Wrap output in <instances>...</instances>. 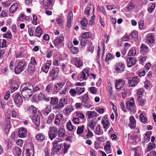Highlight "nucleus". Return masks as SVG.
I'll list each match as a JSON object with an SVG mask.
<instances>
[{"label": "nucleus", "mask_w": 156, "mask_h": 156, "mask_svg": "<svg viewBox=\"0 0 156 156\" xmlns=\"http://www.w3.org/2000/svg\"><path fill=\"white\" fill-rule=\"evenodd\" d=\"M138 97L139 98L138 99V101L139 102V105L141 106H142L145 105L146 102V101L144 99L140 98V96H139Z\"/></svg>", "instance_id": "obj_45"}, {"label": "nucleus", "mask_w": 156, "mask_h": 156, "mask_svg": "<svg viewBox=\"0 0 156 156\" xmlns=\"http://www.w3.org/2000/svg\"><path fill=\"white\" fill-rule=\"evenodd\" d=\"M103 131L101 129L100 125H98L94 130V133L97 135H101L103 134Z\"/></svg>", "instance_id": "obj_29"}, {"label": "nucleus", "mask_w": 156, "mask_h": 156, "mask_svg": "<svg viewBox=\"0 0 156 156\" xmlns=\"http://www.w3.org/2000/svg\"><path fill=\"white\" fill-rule=\"evenodd\" d=\"M87 114L89 118H91L95 116H97L98 115L94 111H88L87 112Z\"/></svg>", "instance_id": "obj_28"}, {"label": "nucleus", "mask_w": 156, "mask_h": 156, "mask_svg": "<svg viewBox=\"0 0 156 156\" xmlns=\"http://www.w3.org/2000/svg\"><path fill=\"white\" fill-rule=\"evenodd\" d=\"M66 127L67 129L69 131L75 130L76 129V127L72 125L70 120L68 121L67 122Z\"/></svg>", "instance_id": "obj_23"}, {"label": "nucleus", "mask_w": 156, "mask_h": 156, "mask_svg": "<svg viewBox=\"0 0 156 156\" xmlns=\"http://www.w3.org/2000/svg\"><path fill=\"white\" fill-rule=\"evenodd\" d=\"M63 117V115L61 114H57L55 116L54 123L56 125H58L60 122V120Z\"/></svg>", "instance_id": "obj_22"}, {"label": "nucleus", "mask_w": 156, "mask_h": 156, "mask_svg": "<svg viewBox=\"0 0 156 156\" xmlns=\"http://www.w3.org/2000/svg\"><path fill=\"white\" fill-rule=\"evenodd\" d=\"M73 13L71 12H70L69 13L67 18V27L68 28H70L71 26V23L73 20Z\"/></svg>", "instance_id": "obj_19"}, {"label": "nucleus", "mask_w": 156, "mask_h": 156, "mask_svg": "<svg viewBox=\"0 0 156 156\" xmlns=\"http://www.w3.org/2000/svg\"><path fill=\"white\" fill-rule=\"evenodd\" d=\"M48 134L50 140H52L56 137L57 135V133L49 132Z\"/></svg>", "instance_id": "obj_55"}, {"label": "nucleus", "mask_w": 156, "mask_h": 156, "mask_svg": "<svg viewBox=\"0 0 156 156\" xmlns=\"http://www.w3.org/2000/svg\"><path fill=\"white\" fill-rule=\"evenodd\" d=\"M45 137V136L43 133H38L36 135V138L37 140L43 141L44 140Z\"/></svg>", "instance_id": "obj_37"}, {"label": "nucleus", "mask_w": 156, "mask_h": 156, "mask_svg": "<svg viewBox=\"0 0 156 156\" xmlns=\"http://www.w3.org/2000/svg\"><path fill=\"white\" fill-rule=\"evenodd\" d=\"M18 7V4L17 3L13 4L9 8V11L11 13H14L16 12Z\"/></svg>", "instance_id": "obj_26"}, {"label": "nucleus", "mask_w": 156, "mask_h": 156, "mask_svg": "<svg viewBox=\"0 0 156 156\" xmlns=\"http://www.w3.org/2000/svg\"><path fill=\"white\" fill-rule=\"evenodd\" d=\"M49 132L57 133V132H58L57 128V127L55 126L52 127H50V128H49Z\"/></svg>", "instance_id": "obj_61"}, {"label": "nucleus", "mask_w": 156, "mask_h": 156, "mask_svg": "<svg viewBox=\"0 0 156 156\" xmlns=\"http://www.w3.org/2000/svg\"><path fill=\"white\" fill-rule=\"evenodd\" d=\"M26 156H33L34 154L33 150L31 148L27 149L26 150Z\"/></svg>", "instance_id": "obj_41"}, {"label": "nucleus", "mask_w": 156, "mask_h": 156, "mask_svg": "<svg viewBox=\"0 0 156 156\" xmlns=\"http://www.w3.org/2000/svg\"><path fill=\"white\" fill-rule=\"evenodd\" d=\"M70 66L67 64H63L62 65V70L65 74H68L70 72Z\"/></svg>", "instance_id": "obj_16"}, {"label": "nucleus", "mask_w": 156, "mask_h": 156, "mask_svg": "<svg viewBox=\"0 0 156 156\" xmlns=\"http://www.w3.org/2000/svg\"><path fill=\"white\" fill-rule=\"evenodd\" d=\"M27 133L26 130L23 128H21L19 130L18 136L20 137L24 138L27 136Z\"/></svg>", "instance_id": "obj_12"}, {"label": "nucleus", "mask_w": 156, "mask_h": 156, "mask_svg": "<svg viewBox=\"0 0 156 156\" xmlns=\"http://www.w3.org/2000/svg\"><path fill=\"white\" fill-rule=\"evenodd\" d=\"M70 49L73 54L77 53L78 51V49L77 48L73 47V46L70 47Z\"/></svg>", "instance_id": "obj_53"}, {"label": "nucleus", "mask_w": 156, "mask_h": 156, "mask_svg": "<svg viewBox=\"0 0 156 156\" xmlns=\"http://www.w3.org/2000/svg\"><path fill=\"white\" fill-rule=\"evenodd\" d=\"M67 100L64 98H62L59 100L58 104L54 107V108L56 109H61L65 105L67 104Z\"/></svg>", "instance_id": "obj_3"}, {"label": "nucleus", "mask_w": 156, "mask_h": 156, "mask_svg": "<svg viewBox=\"0 0 156 156\" xmlns=\"http://www.w3.org/2000/svg\"><path fill=\"white\" fill-rule=\"evenodd\" d=\"M80 41L81 45L82 46H85L87 41V39L82 37L80 39Z\"/></svg>", "instance_id": "obj_54"}, {"label": "nucleus", "mask_w": 156, "mask_h": 156, "mask_svg": "<svg viewBox=\"0 0 156 156\" xmlns=\"http://www.w3.org/2000/svg\"><path fill=\"white\" fill-rule=\"evenodd\" d=\"M137 31H134L131 33L130 35L133 39L136 40L137 37Z\"/></svg>", "instance_id": "obj_43"}, {"label": "nucleus", "mask_w": 156, "mask_h": 156, "mask_svg": "<svg viewBox=\"0 0 156 156\" xmlns=\"http://www.w3.org/2000/svg\"><path fill=\"white\" fill-rule=\"evenodd\" d=\"M76 90L79 95H80L82 94L85 91V89L83 87H76Z\"/></svg>", "instance_id": "obj_39"}, {"label": "nucleus", "mask_w": 156, "mask_h": 156, "mask_svg": "<svg viewBox=\"0 0 156 156\" xmlns=\"http://www.w3.org/2000/svg\"><path fill=\"white\" fill-rule=\"evenodd\" d=\"M125 82L122 79H119L118 81L117 82L115 85V87L117 89H120L122 87Z\"/></svg>", "instance_id": "obj_20"}, {"label": "nucleus", "mask_w": 156, "mask_h": 156, "mask_svg": "<svg viewBox=\"0 0 156 156\" xmlns=\"http://www.w3.org/2000/svg\"><path fill=\"white\" fill-rule=\"evenodd\" d=\"M62 140L61 139H56L52 143L53 145L52 150L55 153L58 152L61 149L62 143L61 141Z\"/></svg>", "instance_id": "obj_2"}, {"label": "nucleus", "mask_w": 156, "mask_h": 156, "mask_svg": "<svg viewBox=\"0 0 156 156\" xmlns=\"http://www.w3.org/2000/svg\"><path fill=\"white\" fill-rule=\"evenodd\" d=\"M55 115L54 113L51 114L48 117L47 122L48 124L51 123L54 118Z\"/></svg>", "instance_id": "obj_38"}, {"label": "nucleus", "mask_w": 156, "mask_h": 156, "mask_svg": "<svg viewBox=\"0 0 156 156\" xmlns=\"http://www.w3.org/2000/svg\"><path fill=\"white\" fill-rule=\"evenodd\" d=\"M74 61L75 66L78 68H80L83 65V63L79 58H75Z\"/></svg>", "instance_id": "obj_24"}, {"label": "nucleus", "mask_w": 156, "mask_h": 156, "mask_svg": "<svg viewBox=\"0 0 156 156\" xmlns=\"http://www.w3.org/2000/svg\"><path fill=\"white\" fill-rule=\"evenodd\" d=\"M97 124V122L93 120H90L88 122L87 126H89L91 129L93 130L94 129V127Z\"/></svg>", "instance_id": "obj_35"}, {"label": "nucleus", "mask_w": 156, "mask_h": 156, "mask_svg": "<svg viewBox=\"0 0 156 156\" xmlns=\"http://www.w3.org/2000/svg\"><path fill=\"white\" fill-rule=\"evenodd\" d=\"M76 115L77 117L79 118L80 119H83L84 118L85 116L83 114L80 112H76Z\"/></svg>", "instance_id": "obj_59"}, {"label": "nucleus", "mask_w": 156, "mask_h": 156, "mask_svg": "<svg viewBox=\"0 0 156 156\" xmlns=\"http://www.w3.org/2000/svg\"><path fill=\"white\" fill-rule=\"evenodd\" d=\"M64 40V38L63 37H60L55 40L54 42L55 47L58 48V45H61Z\"/></svg>", "instance_id": "obj_15"}, {"label": "nucleus", "mask_w": 156, "mask_h": 156, "mask_svg": "<svg viewBox=\"0 0 156 156\" xmlns=\"http://www.w3.org/2000/svg\"><path fill=\"white\" fill-rule=\"evenodd\" d=\"M51 64V61H47V62L41 67V70L45 73H48Z\"/></svg>", "instance_id": "obj_10"}, {"label": "nucleus", "mask_w": 156, "mask_h": 156, "mask_svg": "<svg viewBox=\"0 0 156 156\" xmlns=\"http://www.w3.org/2000/svg\"><path fill=\"white\" fill-rule=\"evenodd\" d=\"M91 36V34L89 32H86L82 34V37L85 39H87Z\"/></svg>", "instance_id": "obj_47"}, {"label": "nucleus", "mask_w": 156, "mask_h": 156, "mask_svg": "<svg viewBox=\"0 0 156 156\" xmlns=\"http://www.w3.org/2000/svg\"><path fill=\"white\" fill-rule=\"evenodd\" d=\"M3 37L4 38L11 39L12 37V35L11 33L8 31L6 33L4 34H3Z\"/></svg>", "instance_id": "obj_51"}, {"label": "nucleus", "mask_w": 156, "mask_h": 156, "mask_svg": "<svg viewBox=\"0 0 156 156\" xmlns=\"http://www.w3.org/2000/svg\"><path fill=\"white\" fill-rule=\"evenodd\" d=\"M155 145L154 143H150L147 148V150L148 151H149L155 148Z\"/></svg>", "instance_id": "obj_44"}, {"label": "nucleus", "mask_w": 156, "mask_h": 156, "mask_svg": "<svg viewBox=\"0 0 156 156\" xmlns=\"http://www.w3.org/2000/svg\"><path fill=\"white\" fill-rule=\"evenodd\" d=\"M42 33V30L41 27H37L35 30L34 34L35 36L40 37L41 35V33Z\"/></svg>", "instance_id": "obj_34"}, {"label": "nucleus", "mask_w": 156, "mask_h": 156, "mask_svg": "<svg viewBox=\"0 0 156 156\" xmlns=\"http://www.w3.org/2000/svg\"><path fill=\"white\" fill-rule=\"evenodd\" d=\"M126 61L127 62L128 66L129 67L134 65L136 62L135 58L133 57L127 58L126 59Z\"/></svg>", "instance_id": "obj_14"}, {"label": "nucleus", "mask_w": 156, "mask_h": 156, "mask_svg": "<svg viewBox=\"0 0 156 156\" xmlns=\"http://www.w3.org/2000/svg\"><path fill=\"white\" fill-rule=\"evenodd\" d=\"M14 151L16 152L18 156H19L21 154V150L19 147H15L14 148Z\"/></svg>", "instance_id": "obj_56"}, {"label": "nucleus", "mask_w": 156, "mask_h": 156, "mask_svg": "<svg viewBox=\"0 0 156 156\" xmlns=\"http://www.w3.org/2000/svg\"><path fill=\"white\" fill-rule=\"evenodd\" d=\"M50 104L52 106L57 105L58 104V99L57 98H51V99Z\"/></svg>", "instance_id": "obj_36"}, {"label": "nucleus", "mask_w": 156, "mask_h": 156, "mask_svg": "<svg viewBox=\"0 0 156 156\" xmlns=\"http://www.w3.org/2000/svg\"><path fill=\"white\" fill-rule=\"evenodd\" d=\"M139 81L140 80L137 77H134L132 79L128 81V83L130 87H134Z\"/></svg>", "instance_id": "obj_8"}, {"label": "nucleus", "mask_w": 156, "mask_h": 156, "mask_svg": "<svg viewBox=\"0 0 156 156\" xmlns=\"http://www.w3.org/2000/svg\"><path fill=\"white\" fill-rule=\"evenodd\" d=\"M154 35H149L146 38V41L147 42L149 43H152L154 42Z\"/></svg>", "instance_id": "obj_31"}, {"label": "nucleus", "mask_w": 156, "mask_h": 156, "mask_svg": "<svg viewBox=\"0 0 156 156\" xmlns=\"http://www.w3.org/2000/svg\"><path fill=\"white\" fill-rule=\"evenodd\" d=\"M78 78L80 81L86 80L87 79L86 74L85 72H82L78 74Z\"/></svg>", "instance_id": "obj_33"}, {"label": "nucleus", "mask_w": 156, "mask_h": 156, "mask_svg": "<svg viewBox=\"0 0 156 156\" xmlns=\"http://www.w3.org/2000/svg\"><path fill=\"white\" fill-rule=\"evenodd\" d=\"M57 23L60 26H62L64 23V20L62 18H58L56 20Z\"/></svg>", "instance_id": "obj_46"}, {"label": "nucleus", "mask_w": 156, "mask_h": 156, "mask_svg": "<svg viewBox=\"0 0 156 156\" xmlns=\"http://www.w3.org/2000/svg\"><path fill=\"white\" fill-rule=\"evenodd\" d=\"M51 111V107L47 105L42 111V112L44 115L47 116Z\"/></svg>", "instance_id": "obj_21"}, {"label": "nucleus", "mask_w": 156, "mask_h": 156, "mask_svg": "<svg viewBox=\"0 0 156 156\" xmlns=\"http://www.w3.org/2000/svg\"><path fill=\"white\" fill-rule=\"evenodd\" d=\"M33 86L29 83H26L21 86L20 91L22 96L26 98H29L32 94Z\"/></svg>", "instance_id": "obj_1"}, {"label": "nucleus", "mask_w": 156, "mask_h": 156, "mask_svg": "<svg viewBox=\"0 0 156 156\" xmlns=\"http://www.w3.org/2000/svg\"><path fill=\"white\" fill-rule=\"evenodd\" d=\"M59 72V69L57 67L53 68L50 71L49 76H52V80H55L57 78Z\"/></svg>", "instance_id": "obj_7"}, {"label": "nucleus", "mask_w": 156, "mask_h": 156, "mask_svg": "<svg viewBox=\"0 0 156 156\" xmlns=\"http://www.w3.org/2000/svg\"><path fill=\"white\" fill-rule=\"evenodd\" d=\"M73 110V108L71 105L67 106L66 107L64 112L66 114L69 115Z\"/></svg>", "instance_id": "obj_30"}, {"label": "nucleus", "mask_w": 156, "mask_h": 156, "mask_svg": "<svg viewBox=\"0 0 156 156\" xmlns=\"http://www.w3.org/2000/svg\"><path fill=\"white\" fill-rule=\"evenodd\" d=\"M134 8V6L133 3L132 2H130L128 5V6L127 7V9L129 10H131L133 9Z\"/></svg>", "instance_id": "obj_64"}, {"label": "nucleus", "mask_w": 156, "mask_h": 156, "mask_svg": "<svg viewBox=\"0 0 156 156\" xmlns=\"http://www.w3.org/2000/svg\"><path fill=\"white\" fill-rule=\"evenodd\" d=\"M84 128L83 126L78 127L77 130V133L79 135L83 133V132Z\"/></svg>", "instance_id": "obj_42"}, {"label": "nucleus", "mask_w": 156, "mask_h": 156, "mask_svg": "<svg viewBox=\"0 0 156 156\" xmlns=\"http://www.w3.org/2000/svg\"><path fill=\"white\" fill-rule=\"evenodd\" d=\"M32 120L37 127L40 125V118L37 115H34L32 117Z\"/></svg>", "instance_id": "obj_18"}, {"label": "nucleus", "mask_w": 156, "mask_h": 156, "mask_svg": "<svg viewBox=\"0 0 156 156\" xmlns=\"http://www.w3.org/2000/svg\"><path fill=\"white\" fill-rule=\"evenodd\" d=\"M14 101L16 105H22V99L21 96L19 94H16L15 95Z\"/></svg>", "instance_id": "obj_11"}, {"label": "nucleus", "mask_w": 156, "mask_h": 156, "mask_svg": "<svg viewBox=\"0 0 156 156\" xmlns=\"http://www.w3.org/2000/svg\"><path fill=\"white\" fill-rule=\"evenodd\" d=\"M64 83H58L55 84V89L56 92H58L61 90L63 87Z\"/></svg>", "instance_id": "obj_25"}, {"label": "nucleus", "mask_w": 156, "mask_h": 156, "mask_svg": "<svg viewBox=\"0 0 156 156\" xmlns=\"http://www.w3.org/2000/svg\"><path fill=\"white\" fill-rule=\"evenodd\" d=\"M35 66L28 65L27 69L28 72L30 74H32L35 71Z\"/></svg>", "instance_id": "obj_32"}, {"label": "nucleus", "mask_w": 156, "mask_h": 156, "mask_svg": "<svg viewBox=\"0 0 156 156\" xmlns=\"http://www.w3.org/2000/svg\"><path fill=\"white\" fill-rule=\"evenodd\" d=\"M65 131L64 130L61 129L59 130L57 132V134L59 137H63L65 136Z\"/></svg>", "instance_id": "obj_48"}, {"label": "nucleus", "mask_w": 156, "mask_h": 156, "mask_svg": "<svg viewBox=\"0 0 156 156\" xmlns=\"http://www.w3.org/2000/svg\"><path fill=\"white\" fill-rule=\"evenodd\" d=\"M25 62H20L18 65L15 68V71L16 74H19L21 73L23 70Z\"/></svg>", "instance_id": "obj_5"}, {"label": "nucleus", "mask_w": 156, "mask_h": 156, "mask_svg": "<svg viewBox=\"0 0 156 156\" xmlns=\"http://www.w3.org/2000/svg\"><path fill=\"white\" fill-rule=\"evenodd\" d=\"M88 20L86 18H83L80 22L81 25V27L82 29L87 30L89 29L87 28H86L88 24Z\"/></svg>", "instance_id": "obj_17"}, {"label": "nucleus", "mask_w": 156, "mask_h": 156, "mask_svg": "<svg viewBox=\"0 0 156 156\" xmlns=\"http://www.w3.org/2000/svg\"><path fill=\"white\" fill-rule=\"evenodd\" d=\"M28 111L30 114H33L34 115L37 113V110L35 107L31 105L29 107Z\"/></svg>", "instance_id": "obj_27"}, {"label": "nucleus", "mask_w": 156, "mask_h": 156, "mask_svg": "<svg viewBox=\"0 0 156 156\" xmlns=\"http://www.w3.org/2000/svg\"><path fill=\"white\" fill-rule=\"evenodd\" d=\"M91 9L90 6H87L85 9L84 14L88 16L89 15L90 11Z\"/></svg>", "instance_id": "obj_63"}, {"label": "nucleus", "mask_w": 156, "mask_h": 156, "mask_svg": "<svg viewBox=\"0 0 156 156\" xmlns=\"http://www.w3.org/2000/svg\"><path fill=\"white\" fill-rule=\"evenodd\" d=\"M101 123L103 126L104 129H107L110 126V122L108 121L107 117L105 116L102 118Z\"/></svg>", "instance_id": "obj_9"}, {"label": "nucleus", "mask_w": 156, "mask_h": 156, "mask_svg": "<svg viewBox=\"0 0 156 156\" xmlns=\"http://www.w3.org/2000/svg\"><path fill=\"white\" fill-rule=\"evenodd\" d=\"M43 3L44 5L48 7L52 4V0H44Z\"/></svg>", "instance_id": "obj_40"}, {"label": "nucleus", "mask_w": 156, "mask_h": 156, "mask_svg": "<svg viewBox=\"0 0 156 156\" xmlns=\"http://www.w3.org/2000/svg\"><path fill=\"white\" fill-rule=\"evenodd\" d=\"M95 109L100 114H103L104 112L105 109L103 108L96 107Z\"/></svg>", "instance_id": "obj_49"}, {"label": "nucleus", "mask_w": 156, "mask_h": 156, "mask_svg": "<svg viewBox=\"0 0 156 156\" xmlns=\"http://www.w3.org/2000/svg\"><path fill=\"white\" fill-rule=\"evenodd\" d=\"M126 108L130 112L135 111L136 108L133 99L132 98L129 99L127 102Z\"/></svg>", "instance_id": "obj_4"}, {"label": "nucleus", "mask_w": 156, "mask_h": 156, "mask_svg": "<svg viewBox=\"0 0 156 156\" xmlns=\"http://www.w3.org/2000/svg\"><path fill=\"white\" fill-rule=\"evenodd\" d=\"M140 121L142 122L145 123L147 122V120L143 113L140 114Z\"/></svg>", "instance_id": "obj_50"}, {"label": "nucleus", "mask_w": 156, "mask_h": 156, "mask_svg": "<svg viewBox=\"0 0 156 156\" xmlns=\"http://www.w3.org/2000/svg\"><path fill=\"white\" fill-rule=\"evenodd\" d=\"M82 101L83 102H86L88 99V95L87 94H84L83 96L82 97Z\"/></svg>", "instance_id": "obj_62"}, {"label": "nucleus", "mask_w": 156, "mask_h": 156, "mask_svg": "<svg viewBox=\"0 0 156 156\" xmlns=\"http://www.w3.org/2000/svg\"><path fill=\"white\" fill-rule=\"evenodd\" d=\"M148 50V47L146 45L142 44L140 46V51H147Z\"/></svg>", "instance_id": "obj_52"}, {"label": "nucleus", "mask_w": 156, "mask_h": 156, "mask_svg": "<svg viewBox=\"0 0 156 156\" xmlns=\"http://www.w3.org/2000/svg\"><path fill=\"white\" fill-rule=\"evenodd\" d=\"M129 123L128 126L131 129L134 128L136 126V122L133 116H131L129 118Z\"/></svg>", "instance_id": "obj_13"}, {"label": "nucleus", "mask_w": 156, "mask_h": 156, "mask_svg": "<svg viewBox=\"0 0 156 156\" xmlns=\"http://www.w3.org/2000/svg\"><path fill=\"white\" fill-rule=\"evenodd\" d=\"M128 55L130 56H134L136 55V50L135 48H132V49L130 50L128 53Z\"/></svg>", "instance_id": "obj_57"}, {"label": "nucleus", "mask_w": 156, "mask_h": 156, "mask_svg": "<svg viewBox=\"0 0 156 156\" xmlns=\"http://www.w3.org/2000/svg\"><path fill=\"white\" fill-rule=\"evenodd\" d=\"M77 93L76 90H75L73 89H70L69 91V93L73 97L75 96Z\"/></svg>", "instance_id": "obj_58"}, {"label": "nucleus", "mask_w": 156, "mask_h": 156, "mask_svg": "<svg viewBox=\"0 0 156 156\" xmlns=\"http://www.w3.org/2000/svg\"><path fill=\"white\" fill-rule=\"evenodd\" d=\"M29 65H34V66L37 65V63L35 60L34 57H32L31 58L30 62L29 63Z\"/></svg>", "instance_id": "obj_60"}, {"label": "nucleus", "mask_w": 156, "mask_h": 156, "mask_svg": "<svg viewBox=\"0 0 156 156\" xmlns=\"http://www.w3.org/2000/svg\"><path fill=\"white\" fill-rule=\"evenodd\" d=\"M125 67V65L124 63L119 62L115 64L114 69L118 73H121L124 70Z\"/></svg>", "instance_id": "obj_6"}]
</instances>
